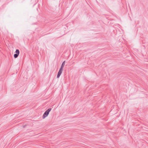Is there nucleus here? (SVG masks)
<instances>
[{"label":"nucleus","mask_w":148,"mask_h":148,"mask_svg":"<svg viewBox=\"0 0 148 148\" xmlns=\"http://www.w3.org/2000/svg\"><path fill=\"white\" fill-rule=\"evenodd\" d=\"M63 68V67H62V66L60 67L57 75V78H59L61 75L62 72Z\"/></svg>","instance_id":"f03ea898"},{"label":"nucleus","mask_w":148,"mask_h":148,"mask_svg":"<svg viewBox=\"0 0 148 148\" xmlns=\"http://www.w3.org/2000/svg\"><path fill=\"white\" fill-rule=\"evenodd\" d=\"M51 110V108H49L45 112L42 117L43 119H45L48 116Z\"/></svg>","instance_id":"f257e3e1"},{"label":"nucleus","mask_w":148,"mask_h":148,"mask_svg":"<svg viewBox=\"0 0 148 148\" xmlns=\"http://www.w3.org/2000/svg\"><path fill=\"white\" fill-rule=\"evenodd\" d=\"M65 61H64L62 63V65H61V66H62V67H64V65H65Z\"/></svg>","instance_id":"20e7f679"},{"label":"nucleus","mask_w":148,"mask_h":148,"mask_svg":"<svg viewBox=\"0 0 148 148\" xmlns=\"http://www.w3.org/2000/svg\"><path fill=\"white\" fill-rule=\"evenodd\" d=\"M15 53H16L14 55V58H17L19 54V51L18 49H16L15 51Z\"/></svg>","instance_id":"7ed1b4c3"}]
</instances>
